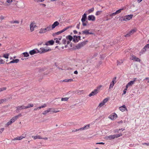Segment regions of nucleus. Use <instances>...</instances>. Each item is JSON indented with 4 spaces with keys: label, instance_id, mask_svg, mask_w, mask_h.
Returning a JSON list of instances; mask_svg holds the SVG:
<instances>
[{
    "label": "nucleus",
    "instance_id": "63",
    "mask_svg": "<svg viewBox=\"0 0 149 149\" xmlns=\"http://www.w3.org/2000/svg\"><path fill=\"white\" fill-rule=\"evenodd\" d=\"M42 139L45 140H48V138L47 137H45V138H42Z\"/></svg>",
    "mask_w": 149,
    "mask_h": 149
},
{
    "label": "nucleus",
    "instance_id": "2",
    "mask_svg": "<svg viewBox=\"0 0 149 149\" xmlns=\"http://www.w3.org/2000/svg\"><path fill=\"white\" fill-rule=\"evenodd\" d=\"M133 16V15H130L125 16L120 18V20L121 21H127L131 19Z\"/></svg>",
    "mask_w": 149,
    "mask_h": 149
},
{
    "label": "nucleus",
    "instance_id": "5",
    "mask_svg": "<svg viewBox=\"0 0 149 149\" xmlns=\"http://www.w3.org/2000/svg\"><path fill=\"white\" fill-rule=\"evenodd\" d=\"M137 78H135L133 79V80L132 81H130L127 85V87L129 88V87L132 86L134 83L135 82Z\"/></svg>",
    "mask_w": 149,
    "mask_h": 149
},
{
    "label": "nucleus",
    "instance_id": "1",
    "mask_svg": "<svg viewBox=\"0 0 149 149\" xmlns=\"http://www.w3.org/2000/svg\"><path fill=\"white\" fill-rule=\"evenodd\" d=\"M122 135L121 133L114 134L113 135H111L109 136H106L105 137V139L106 140H111L115 138H117Z\"/></svg>",
    "mask_w": 149,
    "mask_h": 149
},
{
    "label": "nucleus",
    "instance_id": "53",
    "mask_svg": "<svg viewBox=\"0 0 149 149\" xmlns=\"http://www.w3.org/2000/svg\"><path fill=\"white\" fill-rule=\"evenodd\" d=\"M4 128L0 129V134L2 133V132L4 131Z\"/></svg>",
    "mask_w": 149,
    "mask_h": 149
},
{
    "label": "nucleus",
    "instance_id": "39",
    "mask_svg": "<svg viewBox=\"0 0 149 149\" xmlns=\"http://www.w3.org/2000/svg\"><path fill=\"white\" fill-rule=\"evenodd\" d=\"M102 87V86L101 85H100L97 87L96 89H95L97 90V92L98 93L99 91L100 90L101 88Z\"/></svg>",
    "mask_w": 149,
    "mask_h": 149
},
{
    "label": "nucleus",
    "instance_id": "59",
    "mask_svg": "<svg viewBox=\"0 0 149 149\" xmlns=\"http://www.w3.org/2000/svg\"><path fill=\"white\" fill-rule=\"evenodd\" d=\"M96 144H104V143L103 142L97 143H96Z\"/></svg>",
    "mask_w": 149,
    "mask_h": 149
},
{
    "label": "nucleus",
    "instance_id": "30",
    "mask_svg": "<svg viewBox=\"0 0 149 149\" xmlns=\"http://www.w3.org/2000/svg\"><path fill=\"white\" fill-rule=\"evenodd\" d=\"M73 80L72 79H65L63 80V81L65 82H71L73 81Z\"/></svg>",
    "mask_w": 149,
    "mask_h": 149
},
{
    "label": "nucleus",
    "instance_id": "27",
    "mask_svg": "<svg viewBox=\"0 0 149 149\" xmlns=\"http://www.w3.org/2000/svg\"><path fill=\"white\" fill-rule=\"evenodd\" d=\"M45 29L47 32H48V31H49L53 29H52V27L51 25H49L47 26L46 27V28H45Z\"/></svg>",
    "mask_w": 149,
    "mask_h": 149
},
{
    "label": "nucleus",
    "instance_id": "45",
    "mask_svg": "<svg viewBox=\"0 0 149 149\" xmlns=\"http://www.w3.org/2000/svg\"><path fill=\"white\" fill-rule=\"evenodd\" d=\"M94 10V8H91L88 10V11L89 13H91Z\"/></svg>",
    "mask_w": 149,
    "mask_h": 149
},
{
    "label": "nucleus",
    "instance_id": "14",
    "mask_svg": "<svg viewBox=\"0 0 149 149\" xmlns=\"http://www.w3.org/2000/svg\"><path fill=\"white\" fill-rule=\"evenodd\" d=\"M72 37L70 35H68L66 37V39L67 40H68L67 41V44L68 45L70 41H71L72 40H73Z\"/></svg>",
    "mask_w": 149,
    "mask_h": 149
},
{
    "label": "nucleus",
    "instance_id": "55",
    "mask_svg": "<svg viewBox=\"0 0 149 149\" xmlns=\"http://www.w3.org/2000/svg\"><path fill=\"white\" fill-rule=\"evenodd\" d=\"M51 111H52L53 112V113H57L59 111H56L55 109H53V111H52V110H51Z\"/></svg>",
    "mask_w": 149,
    "mask_h": 149
},
{
    "label": "nucleus",
    "instance_id": "52",
    "mask_svg": "<svg viewBox=\"0 0 149 149\" xmlns=\"http://www.w3.org/2000/svg\"><path fill=\"white\" fill-rule=\"evenodd\" d=\"M116 14V13L115 12L113 13H112V14H111L110 15V16H115Z\"/></svg>",
    "mask_w": 149,
    "mask_h": 149
},
{
    "label": "nucleus",
    "instance_id": "47",
    "mask_svg": "<svg viewBox=\"0 0 149 149\" xmlns=\"http://www.w3.org/2000/svg\"><path fill=\"white\" fill-rule=\"evenodd\" d=\"M102 11H97L96 14L95 15H98L102 13Z\"/></svg>",
    "mask_w": 149,
    "mask_h": 149
},
{
    "label": "nucleus",
    "instance_id": "36",
    "mask_svg": "<svg viewBox=\"0 0 149 149\" xmlns=\"http://www.w3.org/2000/svg\"><path fill=\"white\" fill-rule=\"evenodd\" d=\"M90 127V125H85V126L83 127V128L84 129V130H86L88 129Z\"/></svg>",
    "mask_w": 149,
    "mask_h": 149
},
{
    "label": "nucleus",
    "instance_id": "22",
    "mask_svg": "<svg viewBox=\"0 0 149 149\" xmlns=\"http://www.w3.org/2000/svg\"><path fill=\"white\" fill-rule=\"evenodd\" d=\"M24 109H26V107L23 105L19 106L17 107V110H20Z\"/></svg>",
    "mask_w": 149,
    "mask_h": 149
},
{
    "label": "nucleus",
    "instance_id": "58",
    "mask_svg": "<svg viewBox=\"0 0 149 149\" xmlns=\"http://www.w3.org/2000/svg\"><path fill=\"white\" fill-rule=\"evenodd\" d=\"M119 130H120V129H119V130H115L114 131V132L115 133H118L119 132Z\"/></svg>",
    "mask_w": 149,
    "mask_h": 149
},
{
    "label": "nucleus",
    "instance_id": "17",
    "mask_svg": "<svg viewBox=\"0 0 149 149\" xmlns=\"http://www.w3.org/2000/svg\"><path fill=\"white\" fill-rule=\"evenodd\" d=\"M25 136H17V137H15L14 139H13L12 140V141H14L16 140H20L22 139L25 138Z\"/></svg>",
    "mask_w": 149,
    "mask_h": 149
},
{
    "label": "nucleus",
    "instance_id": "34",
    "mask_svg": "<svg viewBox=\"0 0 149 149\" xmlns=\"http://www.w3.org/2000/svg\"><path fill=\"white\" fill-rule=\"evenodd\" d=\"M11 24H18L19 23V20H15L14 21H12L10 22Z\"/></svg>",
    "mask_w": 149,
    "mask_h": 149
},
{
    "label": "nucleus",
    "instance_id": "8",
    "mask_svg": "<svg viewBox=\"0 0 149 149\" xmlns=\"http://www.w3.org/2000/svg\"><path fill=\"white\" fill-rule=\"evenodd\" d=\"M21 116V114H19L18 115L13 117L10 120H11L12 122L13 123L15 122L19 117H20Z\"/></svg>",
    "mask_w": 149,
    "mask_h": 149
},
{
    "label": "nucleus",
    "instance_id": "51",
    "mask_svg": "<svg viewBox=\"0 0 149 149\" xmlns=\"http://www.w3.org/2000/svg\"><path fill=\"white\" fill-rule=\"evenodd\" d=\"M56 40L55 42L56 43H57V44H60L59 40L57 39V38H56L55 39H54V40Z\"/></svg>",
    "mask_w": 149,
    "mask_h": 149
},
{
    "label": "nucleus",
    "instance_id": "11",
    "mask_svg": "<svg viewBox=\"0 0 149 149\" xmlns=\"http://www.w3.org/2000/svg\"><path fill=\"white\" fill-rule=\"evenodd\" d=\"M39 53L38 50L37 49H35L29 51V53L31 55H33Z\"/></svg>",
    "mask_w": 149,
    "mask_h": 149
},
{
    "label": "nucleus",
    "instance_id": "37",
    "mask_svg": "<svg viewBox=\"0 0 149 149\" xmlns=\"http://www.w3.org/2000/svg\"><path fill=\"white\" fill-rule=\"evenodd\" d=\"M22 54L25 57H28L29 56L28 53L27 52H24Z\"/></svg>",
    "mask_w": 149,
    "mask_h": 149
},
{
    "label": "nucleus",
    "instance_id": "13",
    "mask_svg": "<svg viewBox=\"0 0 149 149\" xmlns=\"http://www.w3.org/2000/svg\"><path fill=\"white\" fill-rule=\"evenodd\" d=\"M136 31L135 29H132L125 36V37H127L130 36V35L133 34Z\"/></svg>",
    "mask_w": 149,
    "mask_h": 149
},
{
    "label": "nucleus",
    "instance_id": "16",
    "mask_svg": "<svg viewBox=\"0 0 149 149\" xmlns=\"http://www.w3.org/2000/svg\"><path fill=\"white\" fill-rule=\"evenodd\" d=\"M117 115L115 113H113L112 115L109 116V118L112 120H114L117 117Z\"/></svg>",
    "mask_w": 149,
    "mask_h": 149
},
{
    "label": "nucleus",
    "instance_id": "60",
    "mask_svg": "<svg viewBox=\"0 0 149 149\" xmlns=\"http://www.w3.org/2000/svg\"><path fill=\"white\" fill-rule=\"evenodd\" d=\"M82 22V24L83 26H85L86 25V24L84 23V22Z\"/></svg>",
    "mask_w": 149,
    "mask_h": 149
},
{
    "label": "nucleus",
    "instance_id": "64",
    "mask_svg": "<svg viewBox=\"0 0 149 149\" xmlns=\"http://www.w3.org/2000/svg\"><path fill=\"white\" fill-rule=\"evenodd\" d=\"M74 73L75 74H78V72L76 70L74 71Z\"/></svg>",
    "mask_w": 149,
    "mask_h": 149
},
{
    "label": "nucleus",
    "instance_id": "18",
    "mask_svg": "<svg viewBox=\"0 0 149 149\" xmlns=\"http://www.w3.org/2000/svg\"><path fill=\"white\" fill-rule=\"evenodd\" d=\"M95 17L93 15H90L88 17V19L89 20H91L94 21L95 20Z\"/></svg>",
    "mask_w": 149,
    "mask_h": 149
},
{
    "label": "nucleus",
    "instance_id": "25",
    "mask_svg": "<svg viewBox=\"0 0 149 149\" xmlns=\"http://www.w3.org/2000/svg\"><path fill=\"white\" fill-rule=\"evenodd\" d=\"M86 13H84L82 15V18L81 20L82 22H84L86 20Z\"/></svg>",
    "mask_w": 149,
    "mask_h": 149
},
{
    "label": "nucleus",
    "instance_id": "4",
    "mask_svg": "<svg viewBox=\"0 0 149 149\" xmlns=\"http://www.w3.org/2000/svg\"><path fill=\"white\" fill-rule=\"evenodd\" d=\"M88 41L86 40L81 42V43L78 44L77 46V48L79 49L82 47L84 46L88 42Z\"/></svg>",
    "mask_w": 149,
    "mask_h": 149
},
{
    "label": "nucleus",
    "instance_id": "15",
    "mask_svg": "<svg viewBox=\"0 0 149 149\" xmlns=\"http://www.w3.org/2000/svg\"><path fill=\"white\" fill-rule=\"evenodd\" d=\"M119 109L122 112H124L126 110L127 111L126 107L125 105H123V106L119 107Z\"/></svg>",
    "mask_w": 149,
    "mask_h": 149
},
{
    "label": "nucleus",
    "instance_id": "56",
    "mask_svg": "<svg viewBox=\"0 0 149 149\" xmlns=\"http://www.w3.org/2000/svg\"><path fill=\"white\" fill-rule=\"evenodd\" d=\"M41 109V107H38L36 108H35L34 109V111H36L37 110H38V109Z\"/></svg>",
    "mask_w": 149,
    "mask_h": 149
},
{
    "label": "nucleus",
    "instance_id": "6",
    "mask_svg": "<svg viewBox=\"0 0 149 149\" xmlns=\"http://www.w3.org/2000/svg\"><path fill=\"white\" fill-rule=\"evenodd\" d=\"M82 34H85L86 35H88L89 34H93L94 33L92 32L89 29H86L82 31Z\"/></svg>",
    "mask_w": 149,
    "mask_h": 149
},
{
    "label": "nucleus",
    "instance_id": "33",
    "mask_svg": "<svg viewBox=\"0 0 149 149\" xmlns=\"http://www.w3.org/2000/svg\"><path fill=\"white\" fill-rule=\"evenodd\" d=\"M33 105L32 104H28L27 106H25L26 107V109H28V108H30V107H33Z\"/></svg>",
    "mask_w": 149,
    "mask_h": 149
},
{
    "label": "nucleus",
    "instance_id": "44",
    "mask_svg": "<svg viewBox=\"0 0 149 149\" xmlns=\"http://www.w3.org/2000/svg\"><path fill=\"white\" fill-rule=\"evenodd\" d=\"M104 104L102 102L99 104L98 107L100 108L103 106Z\"/></svg>",
    "mask_w": 149,
    "mask_h": 149
},
{
    "label": "nucleus",
    "instance_id": "38",
    "mask_svg": "<svg viewBox=\"0 0 149 149\" xmlns=\"http://www.w3.org/2000/svg\"><path fill=\"white\" fill-rule=\"evenodd\" d=\"M69 27H70V26H68V27H66L64 28L63 30H62L60 31L61 33L64 32V31H65L66 30H67V29H68L69 28Z\"/></svg>",
    "mask_w": 149,
    "mask_h": 149
},
{
    "label": "nucleus",
    "instance_id": "23",
    "mask_svg": "<svg viewBox=\"0 0 149 149\" xmlns=\"http://www.w3.org/2000/svg\"><path fill=\"white\" fill-rule=\"evenodd\" d=\"M19 61V60L18 59H17L15 60H13L11 61L8 64H10L12 63H17Z\"/></svg>",
    "mask_w": 149,
    "mask_h": 149
},
{
    "label": "nucleus",
    "instance_id": "46",
    "mask_svg": "<svg viewBox=\"0 0 149 149\" xmlns=\"http://www.w3.org/2000/svg\"><path fill=\"white\" fill-rule=\"evenodd\" d=\"M109 99L107 98H106L104 99L102 102H103L104 104L105 103H106L108 100Z\"/></svg>",
    "mask_w": 149,
    "mask_h": 149
},
{
    "label": "nucleus",
    "instance_id": "31",
    "mask_svg": "<svg viewBox=\"0 0 149 149\" xmlns=\"http://www.w3.org/2000/svg\"><path fill=\"white\" fill-rule=\"evenodd\" d=\"M123 62V61L122 60H120L117 61V65H121Z\"/></svg>",
    "mask_w": 149,
    "mask_h": 149
},
{
    "label": "nucleus",
    "instance_id": "26",
    "mask_svg": "<svg viewBox=\"0 0 149 149\" xmlns=\"http://www.w3.org/2000/svg\"><path fill=\"white\" fill-rule=\"evenodd\" d=\"M54 43V41L53 40H50L48 42H46L45 44V45H53Z\"/></svg>",
    "mask_w": 149,
    "mask_h": 149
},
{
    "label": "nucleus",
    "instance_id": "21",
    "mask_svg": "<svg viewBox=\"0 0 149 149\" xmlns=\"http://www.w3.org/2000/svg\"><path fill=\"white\" fill-rule=\"evenodd\" d=\"M47 32L45 28H41L39 31V33L40 34L43 33H46Z\"/></svg>",
    "mask_w": 149,
    "mask_h": 149
},
{
    "label": "nucleus",
    "instance_id": "42",
    "mask_svg": "<svg viewBox=\"0 0 149 149\" xmlns=\"http://www.w3.org/2000/svg\"><path fill=\"white\" fill-rule=\"evenodd\" d=\"M69 98L68 97L62 98L61 99V101H67L68 100Z\"/></svg>",
    "mask_w": 149,
    "mask_h": 149
},
{
    "label": "nucleus",
    "instance_id": "35",
    "mask_svg": "<svg viewBox=\"0 0 149 149\" xmlns=\"http://www.w3.org/2000/svg\"><path fill=\"white\" fill-rule=\"evenodd\" d=\"M123 8H121L117 10L115 12L116 15L120 13L123 10Z\"/></svg>",
    "mask_w": 149,
    "mask_h": 149
},
{
    "label": "nucleus",
    "instance_id": "10",
    "mask_svg": "<svg viewBox=\"0 0 149 149\" xmlns=\"http://www.w3.org/2000/svg\"><path fill=\"white\" fill-rule=\"evenodd\" d=\"M80 38L81 37L80 36H74L73 38V41L76 43L77 42L80 40Z\"/></svg>",
    "mask_w": 149,
    "mask_h": 149
},
{
    "label": "nucleus",
    "instance_id": "28",
    "mask_svg": "<svg viewBox=\"0 0 149 149\" xmlns=\"http://www.w3.org/2000/svg\"><path fill=\"white\" fill-rule=\"evenodd\" d=\"M32 138H33L34 140L38 139H42V137H41V136L40 135H36L35 136H32Z\"/></svg>",
    "mask_w": 149,
    "mask_h": 149
},
{
    "label": "nucleus",
    "instance_id": "43",
    "mask_svg": "<svg viewBox=\"0 0 149 149\" xmlns=\"http://www.w3.org/2000/svg\"><path fill=\"white\" fill-rule=\"evenodd\" d=\"M5 63V61L4 60L0 58V64H3Z\"/></svg>",
    "mask_w": 149,
    "mask_h": 149
},
{
    "label": "nucleus",
    "instance_id": "9",
    "mask_svg": "<svg viewBox=\"0 0 149 149\" xmlns=\"http://www.w3.org/2000/svg\"><path fill=\"white\" fill-rule=\"evenodd\" d=\"M131 56L130 59L131 60L135 61L137 62H140V59L136 56L132 55Z\"/></svg>",
    "mask_w": 149,
    "mask_h": 149
},
{
    "label": "nucleus",
    "instance_id": "7",
    "mask_svg": "<svg viewBox=\"0 0 149 149\" xmlns=\"http://www.w3.org/2000/svg\"><path fill=\"white\" fill-rule=\"evenodd\" d=\"M36 27V25L35 24V23L34 22H32L31 23L30 25V29L31 32H32L34 30V29Z\"/></svg>",
    "mask_w": 149,
    "mask_h": 149
},
{
    "label": "nucleus",
    "instance_id": "29",
    "mask_svg": "<svg viewBox=\"0 0 149 149\" xmlns=\"http://www.w3.org/2000/svg\"><path fill=\"white\" fill-rule=\"evenodd\" d=\"M149 48V44H147L141 50V52H145L146 51V48Z\"/></svg>",
    "mask_w": 149,
    "mask_h": 149
},
{
    "label": "nucleus",
    "instance_id": "32",
    "mask_svg": "<svg viewBox=\"0 0 149 149\" xmlns=\"http://www.w3.org/2000/svg\"><path fill=\"white\" fill-rule=\"evenodd\" d=\"M7 101V100L6 98H4L0 100V104L5 102Z\"/></svg>",
    "mask_w": 149,
    "mask_h": 149
},
{
    "label": "nucleus",
    "instance_id": "40",
    "mask_svg": "<svg viewBox=\"0 0 149 149\" xmlns=\"http://www.w3.org/2000/svg\"><path fill=\"white\" fill-rule=\"evenodd\" d=\"M9 56V54H4L3 55V57L6 58H8Z\"/></svg>",
    "mask_w": 149,
    "mask_h": 149
},
{
    "label": "nucleus",
    "instance_id": "20",
    "mask_svg": "<svg viewBox=\"0 0 149 149\" xmlns=\"http://www.w3.org/2000/svg\"><path fill=\"white\" fill-rule=\"evenodd\" d=\"M52 109V108H49L47 110L44 111L42 113V114L44 115H46L47 113H48L49 112L51 111V110Z\"/></svg>",
    "mask_w": 149,
    "mask_h": 149
},
{
    "label": "nucleus",
    "instance_id": "62",
    "mask_svg": "<svg viewBox=\"0 0 149 149\" xmlns=\"http://www.w3.org/2000/svg\"><path fill=\"white\" fill-rule=\"evenodd\" d=\"M56 35H58V34H60L61 33L60 31H59L58 32H56Z\"/></svg>",
    "mask_w": 149,
    "mask_h": 149
},
{
    "label": "nucleus",
    "instance_id": "41",
    "mask_svg": "<svg viewBox=\"0 0 149 149\" xmlns=\"http://www.w3.org/2000/svg\"><path fill=\"white\" fill-rule=\"evenodd\" d=\"M13 123L10 120L9 122H8L6 124V126L8 127L9 125L12 124Z\"/></svg>",
    "mask_w": 149,
    "mask_h": 149
},
{
    "label": "nucleus",
    "instance_id": "48",
    "mask_svg": "<svg viewBox=\"0 0 149 149\" xmlns=\"http://www.w3.org/2000/svg\"><path fill=\"white\" fill-rule=\"evenodd\" d=\"M6 89V88L4 87L0 88V92L5 91Z\"/></svg>",
    "mask_w": 149,
    "mask_h": 149
},
{
    "label": "nucleus",
    "instance_id": "61",
    "mask_svg": "<svg viewBox=\"0 0 149 149\" xmlns=\"http://www.w3.org/2000/svg\"><path fill=\"white\" fill-rule=\"evenodd\" d=\"M78 130H84V129L83 128V127H81V128H80V129H78Z\"/></svg>",
    "mask_w": 149,
    "mask_h": 149
},
{
    "label": "nucleus",
    "instance_id": "50",
    "mask_svg": "<svg viewBox=\"0 0 149 149\" xmlns=\"http://www.w3.org/2000/svg\"><path fill=\"white\" fill-rule=\"evenodd\" d=\"M13 1V0H7L6 2L9 4H11Z\"/></svg>",
    "mask_w": 149,
    "mask_h": 149
},
{
    "label": "nucleus",
    "instance_id": "24",
    "mask_svg": "<svg viewBox=\"0 0 149 149\" xmlns=\"http://www.w3.org/2000/svg\"><path fill=\"white\" fill-rule=\"evenodd\" d=\"M59 24V23L57 22L56 21L54 22V24L52 25V29H54L55 27L58 25Z\"/></svg>",
    "mask_w": 149,
    "mask_h": 149
},
{
    "label": "nucleus",
    "instance_id": "12",
    "mask_svg": "<svg viewBox=\"0 0 149 149\" xmlns=\"http://www.w3.org/2000/svg\"><path fill=\"white\" fill-rule=\"evenodd\" d=\"M116 79V77H115L113 79L112 81L111 82L110 86L109 87V89H111L113 87V86H114V84L116 83V82L115 81V80Z\"/></svg>",
    "mask_w": 149,
    "mask_h": 149
},
{
    "label": "nucleus",
    "instance_id": "19",
    "mask_svg": "<svg viewBox=\"0 0 149 149\" xmlns=\"http://www.w3.org/2000/svg\"><path fill=\"white\" fill-rule=\"evenodd\" d=\"M98 93V92H97V90L95 89L93 91H92L91 93L89 94V96L91 97L92 96L94 95L97 94Z\"/></svg>",
    "mask_w": 149,
    "mask_h": 149
},
{
    "label": "nucleus",
    "instance_id": "57",
    "mask_svg": "<svg viewBox=\"0 0 149 149\" xmlns=\"http://www.w3.org/2000/svg\"><path fill=\"white\" fill-rule=\"evenodd\" d=\"M4 19V17L3 16L0 17V20H2Z\"/></svg>",
    "mask_w": 149,
    "mask_h": 149
},
{
    "label": "nucleus",
    "instance_id": "49",
    "mask_svg": "<svg viewBox=\"0 0 149 149\" xmlns=\"http://www.w3.org/2000/svg\"><path fill=\"white\" fill-rule=\"evenodd\" d=\"M62 41L63 43L64 44H65L66 43H67V41H66V39H63L62 40Z\"/></svg>",
    "mask_w": 149,
    "mask_h": 149
},
{
    "label": "nucleus",
    "instance_id": "3",
    "mask_svg": "<svg viewBox=\"0 0 149 149\" xmlns=\"http://www.w3.org/2000/svg\"><path fill=\"white\" fill-rule=\"evenodd\" d=\"M51 49L50 48H46L44 47H41L38 50L39 53H44L48 51H51Z\"/></svg>",
    "mask_w": 149,
    "mask_h": 149
},
{
    "label": "nucleus",
    "instance_id": "54",
    "mask_svg": "<svg viewBox=\"0 0 149 149\" xmlns=\"http://www.w3.org/2000/svg\"><path fill=\"white\" fill-rule=\"evenodd\" d=\"M47 107V105L46 104H44L42 106H40L41 108H43Z\"/></svg>",
    "mask_w": 149,
    "mask_h": 149
}]
</instances>
